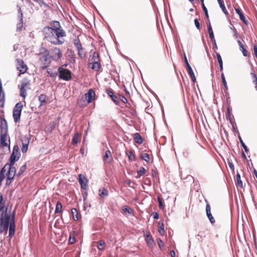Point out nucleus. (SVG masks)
Here are the masks:
<instances>
[{"label": "nucleus", "mask_w": 257, "mask_h": 257, "mask_svg": "<svg viewBox=\"0 0 257 257\" xmlns=\"http://www.w3.org/2000/svg\"><path fill=\"white\" fill-rule=\"evenodd\" d=\"M122 209L124 212L127 213L130 215L132 214L134 211L132 208L126 205L123 206Z\"/></svg>", "instance_id": "44"}, {"label": "nucleus", "mask_w": 257, "mask_h": 257, "mask_svg": "<svg viewBox=\"0 0 257 257\" xmlns=\"http://www.w3.org/2000/svg\"><path fill=\"white\" fill-rule=\"evenodd\" d=\"M19 13H20V16H19L20 20V22L17 25V30L18 31H21L23 27V13L21 9H19Z\"/></svg>", "instance_id": "23"}, {"label": "nucleus", "mask_w": 257, "mask_h": 257, "mask_svg": "<svg viewBox=\"0 0 257 257\" xmlns=\"http://www.w3.org/2000/svg\"><path fill=\"white\" fill-rule=\"evenodd\" d=\"M207 28L210 40L211 41H214L215 37L209 20H208V24H207Z\"/></svg>", "instance_id": "24"}, {"label": "nucleus", "mask_w": 257, "mask_h": 257, "mask_svg": "<svg viewBox=\"0 0 257 257\" xmlns=\"http://www.w3.org/2000/svg\"><path fill=\"white\" fill-rule=\"evenodd\" d=\"M235 12L239 15L240 19L245 24H247V21L242 14L241 10L238 8H235Z\"/></svg>", "instance_id": "27"}, {"label": "nucleus", "mask_w": 257, "mask_h": 257, "mask_svg": "<svg viewBox=\"0 0 257 257\" xmlns=\"http://www.w3.org/2000/svg\"><path fill=\"white\" fill-rule=\"evenodd\" d=\"M250 75L252 80V82L257 81L256 75L254 72L250 73Z\"/></svg>", "instance_id": "58"}, {"label": "nucleus", "mask_w": 257, "mask_h": 257, "mask_svg": "<svg viewBox=\"0 0 257 257\" xmlns=\"http://www.w3.org/2000/svg\"><path fill=\"white\" fill-rule=\"evenodd\" d=\"M95 61L96 62L100 61L99 54L96 52H94L92 55L90 56L88 63H93Z\"/></svg>", "instance_id": "19"}, {"label": "nucleus", "mask_w": 257, "mask_h": 257, "mask_svg": "<svg viewBox=\"0 0 257 257\" xmlns=\"http://www.w3.org/2000/svg\"><path fill=\"white\" fill-rule=\"evenodd\" d=\"M99 195L100 196L103 198L108 195V191L106 189L102 188L99 190Z\"/></svg>", "instance_id": "35"}, {"label": "nucleus", "mask_w": 257, "mask_h": 257, "mask_svg": "<svg viewBox=\"0 0 257 257\" xmlns=\"http://www.w3.org/2000/svg\"><path fill=\"white\" fill-rule=\"evenodd\" d=\"M105 243L104 241L101 240H99L97 242V247H98V249L101 250H103L105 249Z\"/></svg>", "instance_id": "40"}, {"label": "nucleus", "mask_w": 257, "mask_h": 257, "mask_svg": "<svg viewBox=\"0 0 257 257\" xmlns=\"http://www.w3.org/2000/svg\"><path fill=\"white\" fill-rule=\"evenodd\" d=\"M239 140H240V143L241 144V146L243 148L245 152L246 153H247L249 150H248L247 146L245 145V144L243 143V142L242 141V140H241V138H239Z\"/></svg>", "instance_id": "54"}, {"label": "nucleus", "mask_w": 257, "mask_h": 257, "mask_svg": "<svg viewBox=\"0 0 257 257\" xmlns=\"http://www.w3.org/2000/svg\"><path fill=\"white\" fill-rule=\"evenodd\" d=\"M21 156L20 149L18 145H15L13 150V152L10 157V164L14 165L15 163L17 161Z\"/></svg>", "instance_id": "9"}, {"label": "nucleus", "mask_w": 257, "mask_h": 257, "mask_svg": "<svg viewBox=\"0 0 257 257\" xmlns=\"http://www.w3.org/2000/svg\"><path fill=\"white\" fill-rule=\"evenodd\" d=\"M133 138L135 143L138 144H142L143 142L142 137L141 136L139 133H136L133 135Z\"/></svg>", "instance_id": "22"}, {"label": "nucleus", "mask_w": 257, "mask_h": 257, "mask_svg": "<svg viewBox=\"0 0 257 257\" xmlns=\"http://www.w3.org/2000/svg\"><path fill=\"white\" fill-rule=\"evenodd\" d=\"M49 56L51 60L58 61L62 57V53L61 50L57 47L52 48L49 52Z\"/></svg>", "instance_id": "7"}, {"label": "nucleus", "mask_w": 257, "mask_h": 257, "mask_svg": "<svg viewBox=\"0 0 257 257\" xmlns=\"http://www.w3.org/2000/svg\"><path fill=\"white\" fill-rule=\"evenodd\" d=\"M16 61V67L19 71V76H20L21 74H24L27 72L28 69V66L22 59H17Z\"/></svg>", "instance_id": "8"}, {"label": "nucleus", "mask_w": 257, "mask_h": 257, "mask_svg": "<svg viewBox=\"0 0 257 257\" xmlns=\"http://www.w3.org/2000/svg\"><path fill=\"white\" fill-rule=\"evenodd\" d=\"M206 212L207 217L208 218L211 223L213 224L215 222V219L211 213L210 206L207 204L206 206Z\"/></svg>", "instance_id": "17"}, {"label": "nucleus", "mask_w": 257, "mask_h": 257, "mask_svg": "<svg viewBox=\"0 0 257 257\" xmlns=\"http://www.w3.org/2000/svg\"><path fill=\"white\" fill-rule=\"evenodd\" d=\"M146 170L145 168L142 167L140 168V170L137 171V174L138 175V178H140L146 173Z\"/></svg>", "instance_id": "45"}, {"label": "nucleus", "mask_w": 257, "mask_h": 257, "mask_svg": "<svg viewBox=\"0 0 257 257\" xmlns=\"http://www.w3.org/2000/svg\"><path fill=\"white\" fill-rule=\"evenodd\" d=\"M202 9L205 13V16H206V18L207 19V20L208 21V20H209V15H208V10L204 5V3H203L202 4Z\"/></svg>", "instance_id": "50"}, {"label": "nucleus", "mask_w": 257, "mask_h": 257, "mask_svg": "<svg viewBox=\"0 0 257 257\" xmlns=\"http://www.w3.org/2000/svg\"><path fill=\"white\" fill-rule=\"evenodd\" d=\"M106 92L109 96L111 98L112 100L116 104H118V97L114 94V91L111 89H106Z\"/></svg>", "instance_id": "15"}, {"label": "nucleus", "mask_w": 257, "mask_h": 257, "mask_svg": "<svg viewBox=\"0 0 257 257\" xmlns=\"http://www.w3.org/2000/svg\"><path fill=\"white\" fill-rule=\"evenodd\" d=\"M158 246L161 250H163L164 244L163 241L160 238H157V239Z\"/></svg>", "instance_id": "51"}, {"label": "nucleus", "mask_w": 257, "mask_h": 257, "mask_svg": "<svg viewBox=\"0 0 257 257\" xmlns=\"http://www.w3.org/2000/svg\"><path fill=\"white\" fill-rule=\"evenodd\" d=\"M5 208V202L3 201V197L1 193H0V212L3 211Z\"/></svg>", "instance_id": "39"}, {"label": "nucleus", "mask_w": 257, "mask_h": 257, "mask_svg": "<svg viewBox=\"0 0 257 257\" xmlns=\"http://www.w3.org/2000/svg\"><path fill=\"white\" fill-rule=\"evenodd\" d=\"M0 130L1 133H8V124L5 118L1 117Z\"/></svg>", "instance_id": "16"}, {"label": "nucleus", "mask_w": 257, "mask_h": 257, "mask_svg": "<svg viewBox=\"0 0 257 257\" xmlns=\"http://www.w3.org/2000/svg\"><path fill=\"white\" fill-rule=\"evenodd\" d=\"M119 99L124 103H126L127 102V99L122 95H119L118 99Z\"/></svg>", "instance_id": "55"}, {"label": "nucleus", "mask_w": 257, "mask_h": 257, "mask_svg": "<svg viewBox=\"0 0 257 257\" xmlns=\"http://www.w3.org/2000/svg\"><path fill=\"white\" fill-rule=\"evenodd\" d=\"M46 96L45 94H42L39 96V100L40 102V106H42L46 103Z\"/></svg>", "instance_id": "37"}, {"label": "nucleus", "mask_w": 257, "mask_h": 257, "mask_svg": "<svg viewBox=\"0 0 257 257\" xmlns=\"http://www.w3.org/2000/svg\"><path fill=\"white\" fill-rule=\"evenodd\" d=\"M43 34L47 41L55 45H62L65 41L66 32L58 30H52V28L45 27L43 30Z\"/></svg>", "instance_id": "1"}, {"label": "nucleus", "mask_w": 257, "mask_h": 257, "mask_svg": "<svg viewBox=\"0 0 257 257\" xmlns=\"http://www.w3.org/2000/svg\"><path fill=\"white\" fill-rule=\"evenodd\" d=\"M78 182L81 186V188L84 190L88 189V180L82 174L78 175Z\"/></svg>", "instance_id": "12"}, {"label": "nucleus", "mask_w": 257, "mask_h": 257, "mask_svg": "<svg viewBox=\"0 0 257 257\" xmlns=\"http://www.w3.org/2000/svg\"><path fill=\"white\" fill-rule=\"evenodd\" d=\"M47 72L49 73V74H50V76L53 78L56 77L58 74L56 72H53L52 71H48Z\"/></svg>", "instance_id": "59"}, {"label": "nucleus", "mask_w": 257, "mask_h": 257, "mask_svg": "<svg viewBox=\"0 0 257 257\" xmlns=\"http://www.w3.org/2000/svg\"><path fill=\"white\" fill-rule=\"evenodd\" d=\"M73 41V44L76 48L77 50L82 48V44L78 38L74 39Z\"/></svg>", "instance_id": "32"}, {"label": "nucleus", "mask_w": 257, "mask_h": 257, "mask_svg": "<svg viewBox=\"0 0 257 257\" xmlns=\"http://www.w3.org/2000/svg\"><path fill=\"white\" fill-rule=\"evenodd\" d=\"M141 158L142 160L145 161L146 162L149 163L150 162V157L148 154L146 153V151H144L141 153Z\"/></svg>", "instance_id": "33"}, {"label": "nucleus", "mask_w": 257, "mask_h": 257, "mask_svg": "<svg viewBox=\"0 0 257 257\" xmlns=\"http://www.w3.org/2000/svg\"><path fill=\"white\" fill-rule=\"evenodd\" d=\"M85 98L87 99V103H90L93 100L95 99V93L92 89H90L88 90V92L85 94Z\"/></svg>", "instance_id": "14"}, {"label": "nucleus", "mask_w": 257, "mask_h": 257, "mask_svg": "<svg viewBox=\"0 0 257 257\" xmlns=\"http://www.w3.org/2000/svg\"><path fill=\"white\" fill-rule=\"evenodd\" d=\"M14 165L8 164L9 170L7 174V180L12 181L14 180V177L16 175V170L14 166Z\"/></svg>", "instance_id": "11"}, {"label": "nucleus", "mask_w": 257, "mask_h": 257, "mask_svg": "<svg viewBox=\"0 0 257 257\" xmlns=\"http://www.w3.org/2000/svg\"><path fill=\"white\" fill-rule=\"evenodd\" d=\"M71 214L73 219L75 221L79 220L81 217V215L78 213V210L75 208L71 209Z\"/></svg>", "instance_id": "21"}, {"label": "nucleus", "mask_w": 257, "mask_h": 257, "mask_svg": "<svg viewBox=\"0 0 257 257\" xmlns=\"http://www.w3.org/2000/svg\"><path fill=\"white\" fill-rule=\"evenodd\" d=\"M206 234V230H203V231H200L199 232L198 234V235L202 237H205V234Z\"/></svg>", "instance_id": "60"}, {"label": "nucleus", "mask_w": 257, "mask_h": 257, "mask_svg": "<svg viewBox=\"0 0 257 257\" xmlns=\"http://www.w3.org/2000/svg\"><path fill=\"white\" fill-rule=\"evenodd\" d=\"M145 240L149 246H152L155 243L154 240L150 233L145 235Z\"/></svg>", "instance_id": "25"}, {"label": "nucleus", "mask_w": 257, "mask_h": 257, "mask_svg": "<svg viewBox=\"0 0 257 257\" xmlns=\"http://www.w3.org/2000/svg\"><path fill=\"white\" fill-rule=\"evenodd\" d=\"M253 51L255 57L257 59V46L255 45L253 46Z\"/></svg>", "instance_id": "63"}, {"label": "nucleus", "mask_w": 257, "mask_h": 257, "mask_svg": "<svg viewBox=\"0 0 257 257\" xmlns=\"http://www.w3.org/2000/svg\"><path fill=\"white\" fill-rule=\"evenodd\" d=\"M194 23H195V26L197 28V29L200 30V24L197 19H195Z\"/></svg>", "instance_id": "61"}, {"label": "nucleus", "mask_w": 257, "mask_h": 257, "mask_svg": "<svg viewBox=\"0 0 257 257\" xmlns=\"http://www.w3.org/2000/svg\"><path fill=\"white\" fill-rule=\"evenodd\" d=\"M23 106L22 103L20 102L17 103L14 108L13 116L15 122H18L20 121Z\"/></svg>", "instance_id": "5"}, {"label": "nucleus", "mask_w": 257, "mask_h": 257, "mask_svg": "<svg viewBox=\"0 0 257 257\" xmlns=\"http://www.w3.org/2000/svg\"><path fill=\"white\" fill-rule=\"evenodd\" d=\"M88 66L95 71H99L101 67L100 61L97 62L95 61L93 63H88Z\"/></svg>", "instance_id": "18"}, {"label": "nucleus", "mask_w": 257, "mask_h": 257, "mask_svg": "<svg viewBox=\"0 0 257 257\" xmlns=\"http://www.w3.org/2000/svg\"><path fill=\"white\" fill-rule=\"evenodd\" d=\"M77 50L78 51V55L81 59H84L86 57V52L83 47Z\"/></svg>", "instance_id": "34"}, {"label": "nucleus", "mask_w": 257, "mask_h": 257, "mask_svg": "<svg viewBox=\"0 0 257 257\" xmlns=\"http://www.w3.org/2000/svg\"><path fill=\"white\" fill-rule=\"evenodd\" d=\"M125 154L127 156L129 160L131 161H135L136 156L134 154L133 150H127L125 151Z\"/></svg>", "instance_id": "30"}, {"label": "nucleus", "mask_w": 257, "mask_h": 257, "mask_svg": "<svg viewBox=\"0 0 257 257\" xmlns=\"http://www.w3.org/2000/svg\"><path fill=\"white\" fill-rule=\"evenodd\" d=\"M144 184L148 185L149 186H150L152 185V182H151V180L149 178H147V177L144 178Z\"/></svg>", "instance_id": "53"}, {"label": "nucleus", "mask_w": 257, "mask_h": 257, "mask_svg": "<svg viewBox=\"0 0 257 257\" xmlns=\"http://www.w3.org/2000/svg\"><path fill=\"white\" fill-rule=\"evenodd\" d=\"M15 215H13L12 216V218L11 222L9 223L10 228H9V237L11 238L14 235L15 231Z\"/></svg>", "instance_id": "13"}, {"label": "nucleus", "mask_w": 257, "mask_h": 257, "mask_svg": "<svg viewBox=\"0 0 257 257\" xmlns=\"http://www.w3.org/2000/svg\"><path fill=\"white\" fill-rule=\"evenodd\" d=\"M217 1L222 12L226 16H227L228 15V13L225 8L223 0H217Z\"/></svg>", "instance_id": "31"}, {"label": "nucleus", "mask_w": 257, "mask_h": 257, "mask_svg": "<svg viewBox=\"0 0 257 257\" xmlns=\"http://www.w3.org/2000/svg\"><path fill=\"white\" fill-rule=\"evenodd\" d=\"M221 79L222 81V83L224 85V91L225 93H226L227 91L228 90V86L227 84V82L225 80V76L224 75V74L222 73L221 74Z\"/></svg>", "instance_id": "43"}, {"label": "nucleus", "mask_w": 257, "mask_h": 257, "mask_svg": "<svg viewBox=\"0 0 257 257\" xmlns=\"http://www.w3.org/2000/svg\"><path fill=\"white\" fill-rule=\"evenodd\" d=\"M236 180H237V185L240 188H243L242 182L241 180V177L240 175L237 173L236 175Z\"/></svg>", "instance_id": "47"}, {"label": "nucleus", "mask_w": 257, "mask_h": 257, "mask_svg": "<svg viewBox=\"0 0 257 257\" xmlns=\"http://www.w3.org/2000/svg\"><path fill=\"white\" fill-rule=\"evenodd\" d=\"M10 215L6 213L4 215V212H2L0 216V234L5 232L7 233L9 223H10Z\"/></svg>", "instance_id": "3"}, {"label": "nucleus", "mask_w": 257, "mask_h": 257, "mask_svg": "<svg viewBox=\"0 0 257 257\" xmlns=\"http://www.w3.org/2000/svg\"><path fill=\"white\" fill-rule=\"evenodd\" d=\"M80 135L78 134V133L76 132L75 133L74 136L73 137L71 143L73 145H77V143L80 141Z\"/></svg>", "instance_id": "26"}, {"label": "nucleus", "mask_w": 257, "mask_h": 257, "mask_svg": "<svg viewBox=\"0 0 257 257\" xmlns=\"http://www.w3.org/2000/svg\"><path fill=\"white\" fill-rule=\"evenodd\" d=\"M72 234L70 233L69 236V243L70 244H72L74 243L76 241V239L74 236V235H72Z\"/></svg>", "instance_id": "49"}, {"label": "nucleus", "mask_w": 257, "mask_h": 257, "mask_svg": "<svg viewBox=\"0 0 257 257\" xmlns=\"http://www.w3.org/2000/svg\"><path fill=\"white\" fill-rule=\"evenodd\" d=\"M164 226L163 223H162L161 225L160 224L159 225L158 230H159V232L161 234H162L164 232Z\"/></svg>", "instance_id": "56"}, {"label": "nucleus", "mask_w": 257, "mask_h": 257, "mask_svg": "<svg viewBox=\"0 0 257 257\" xmlns=\"http://www.w3.org/2000/svg\"><path fill=\"white\" fill-rule=\"evenodd\" d=\"M55 127V123L54 122H51L50 123L49 125L47 126V130L51 131Z\"/></svg>", "instance_id": "52"}, {"label": "nucleus", "mask_w": 257, "mask_h": 257, "mask_svg": "<svg viewBox=\"0 0 257 257\" xmlns=\"http://www.w3.org/2000/svg\"><path fill=\"white\" fill-rule=\"evenodd\" d=\"M238 43H239L240 49L242 51L243 56H248V51L244 48L243 44L240 41H239Z\"/></svg>", "instance_id": "41"}, {"label": "nucleus", "mask_w": 257, "mask_h": 257, "mask_svg": "<svg viewBox=\"0 0 257 257\" xmlns=\"http://www.w3.org/2000/svg\"><path fill=\"white\" fill-rule=\"evenodd\" d=\"M8 133H1L0 138V146L2 148L8 147L9 149H10V139L9 138L8 141L7 142Z\"/></svg>", "instance_id": "10"}, {"label": "nucleus", "mask_w": 257, "mask_h": 257, "mask_svg": "<svg viewBox=\"0 0 257 257\" xmlns=\"http://www.w3.org/2000/svg\"><path fill=\"white\" fill-rule=\"evenodd\" d=\"M62 205L59 201L57 202L56 205V208L55 210V213H62Z\"/></svg>", "instance_id": "36"}, {"label": "nucleus", "mask_w": 257, "mask_h": 257, "mask_svg": "<svg viewBox=\"0 0 257 257\" xmlns=\"http://www.w3.org/2000/svg\"><path fill=\"white\" fill-rule=\"evenodd\" d=\"M30 88V80L28 78H24L22 80L20 87V96L25 99L27 96V91Z\"/></svg>", "instance_id": "4"}, {"label": "nucleus", "mask_w": 257, "mask_h": 257, "mask_svg": "<svg viewBox=\"0 0 257 257\" xmlns=\"http://www.w3.org/2000/svg\"><path fill=\"white\" fill-rule=\"evenodd\" d=\"M58 71L59 72V77L60 79L65 81H69L71 79V72L66 68L60 67Z\"/></svg>", "instance_id": "6"}, {"label": "nucleus", "mask_w": 257, "mask_h": 257, "mask_svg": "<svg viewBox=\"0 0 257 257\" xmlns=\"http://www.w3.org/2000/svg\"><path fill=\"white\" fill-rule=\"evenodd\" d=\"M158 200L159 202V207L160 209L164 208V205L163 204L162 199L160 197H158Z\"/></svg>", "instance_id": "57"}, {"label": "nucleus", "mask_w": 257, "mask_h": 257, "mask_svg": "<svg viewBox=\"0 0 257 257\" xmlns=\"http://www.w3.org/2000/svg\"><path fill=\"white\" fill-rule=\"evenodd\" d=\"M187 71L189 75L192 79V81L194 82L196 81V78L191 67L187 68Z\"/></svg>", "instance_id": "38"}, {"label": "nucleus", "mask_w": 257, "mask_h": 257, "mask_svg": "<svg viewBox=\"0 0 257 257\" xmlns=\"http://www.w3.org/2000/svg\"><path fill=\"white\" fill-rule=\"evenodd\" d=\"M26 170V164H25L21 166L18 172L16 174L17 176L19 177L21 175H22Z\"/></svg>", "instance_id": "46"}, {"label": "nucleus", "mask_w": 257, "mask_h": 257, "mask_svg": "<svg viewBox=\"0 0 257 257\" xmlns=\"http://www.w3.org/2000/svg\"><path fill=\"white\" fill-rule=\"evenodd\" d=\"M29 142L26 143H23V147L22 148V151L23 153H26L28 149Z\"/></svg>", "instance_id": "48"}, {"label": "nucleus", "mask_w": 257, "mask_h": 257, "mask_svg": "<svg viewBox=\"0 0 257 257\" xmlns=\"http://www.w3.org/2000/svg\"><path fill=\"white\" fill-rule=\"evenodd\" d=\"M153 217L155 219H158L159 218V214L157 212L153 213Z\"/></svg>", "instance_id": "64"}, {"label": "nucleus", "mask_w": 257, "mask_h": 257, "mask_svg": "<svg viewBox=\"0 0 257 257\" xmlns=\"http://www.w3.org/2000/svg\"><path fill=\"white\" fill-rule=\"evenodd\" d=\"M103 160L104 162H107L108 163H110L112 161V157L111 152L109 150L105 151V154L103 156Z\"/></svg>", "instance_id": "20"}, {"label": "nucleus", "mask_w": 257, "mask_h": 257, "mask_svg": "<svg viewBox=\"0 0 257 257\" xmlns=\"http://www.w3.org/2000/svg\"><path fill=\"white\" fill-rule=\"evenodd\" d=\"M37 55L40 66L42 69H45L49 66L51 63V59L49 56V51L47 48L41 47Z\"/></svg>", "instance_id": "2"}, {"label": "nucleus", "mask_w": 257, "mask_h": 257, "mask_svg": "<svg viewBox=\"0 0 257 257\" xmlns=\"http://www.w3.org/2000/svg\"><path fill=\"white\" fill-rule=\"evenodd\" d=\"M52 26L53 27L52 28V30H60L63 32H65L60 26V23L58 21H54L52 24Z\"/></svg>", "instance_id": "28"}, {"label": "nucleus", "mask_w": 257, "mask_h": 257, "mask_svg": "<svg viewBox=\"0 0 257 257\" xmlns=\"http://www.w3.org/2000/svg\"><path fill=\"white\" fill-rule=\"evenodd\" d=\"M216 57L219 65L220 70L221 71L223 70V61L220 55L218 53H216Z\"/></svg>", "instance_id": "42"}, {"label": "nucleus", "mask_w": 257, "mask_h": 257, "mask_svg": "<svg viewBox=\"0 0 257 257\" xmlns=\"http://www.w3.org/2000/svg\"><path fill=\"white\" fill-rule=\"evenodd\" d=\"M184 60H185V63H186V67L187 68H189V67H191L190 64H189L188 62V60H187V57L186 56V55H185L184 56Z\"/></svg>", "instance_id": "62"}, {"label": "nucleus", "mask_w": 257, "mask_h": 257, "mask_svg": "<svg viewBox=\"0 0 257 257\" xmlns=\"http://www.w3.org/2000/svg\"><path fill=\"white\" fill-rule=\"evenodd\" d=\"M8 167V164H6L1 170L0 171V184H1L2 181L4 180L5 178V173L7 171V168Z\"/></svg>", "instance_id": "29"}]
</instances>
